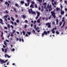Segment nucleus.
Instances as JSON below:
<instances>
[{
  "label": "nucleus",
  "instance_id": "50",
  "mask_svg": "<svg viewBox=\"0 0 67 67\" xmlns=\"http://www.w3.org/2000/svg\"><path fill=\"white\" fill-rule=\"evenodd\" d=\"M43 11H44V9L42 8V10H41V12H43Z\"/></svg>",
  "mask_w": 67,
  "mask_h": 67
},
{
  "label": "nucleus",
  "instance_id": "19",
  "mask_svg": "<svg viewBox=\"0 0 67 67\" xmlns=\"http://www.w3.org/2000/svg\"><path fill=\"white\" fill-rule=\"evenodd\" d=\"M22 18H23V19L26 18V16H25L24 15H22Z\"/></svg>",
  "mask_w": 67,
  "mask_h": 67
},
{
  "label": "nucleus",
  "instance_id": "10",
  "mask_svg": "<svg viewBox=\"0 0 67 67\" xmlns=\"http://www.w3.org/2000/svg\"><path fill=\"white\" fill-rule=\"evenodd\" d=\"M16 40H17V41H18V40H19V42H21V41H22V42H24V41H23V39H21L20 38H19V39H18V38H16Z\"/></svg>",
  "mask_w": 67,
  "mask_h": 67
},
{
  "label": "nucleus",
  "instance_id": "34",
  "mask_svg": "<svg viewBox=\"0 0 67 67\" xmlns=\"http://www.w3.org/2000/svg\"><path fill=\"white\" fill-rule=\"evenodd\" d=\"M15 32V30H13V32H12V34H14V33Z\"/></svg>",
  "mask_w": 67,
  "mask_h": 67
},
{
  "label": "nucleus",
  "instance_id": "35",
  "mask_svg": "<svg viewBox=\"0 0 67 67\" xmlns=\"http://www.w3.org/2000/svg\"><path fill=\"white\" fill-rule=\"evenodd\" d=\"M34 7L36 8H37V5H36V4H35V7Z\"/></svg>",
  "mask_w": 67,
  "mask_h": 67
},
{
  "label": "nucleus",
  "instance_id": "56",
  "mask_svg": "<svg viewBox=\"0 0 67 67\" xmlns=\"http://www.w3.org/2000/svg\"><path fill=\"white\" fill-rule=\"evenodd\" d=\"M31 27H32L33 26V24H31Z\"/></svg>",
  "mask_w": 67,
  "mask_h": 67
},
{
  "label": "nucleus",
  "instance_id": "61",
  "mask_svg": "<svg viewBox=\"0 0 67 67\" xmlns=\"http://www.w3.org/2000/svg\"><path fill=\"white\" fill-rule=\"evenodd\" d=\"M52 5L54 6V4L53 3H52Z\"/></svg>",
  "mask_w": 67,
  "mask_h": 67
},
{
  "label": "nucleus",
  "instance_id": "55",
  "mask_svg": "<svg viewBox=\"0 0 67 67\" xmlns=\"http://www.w3.org/2000/svg\"><path fill=\"white\" fill-rule=\"evenodd\" d=\"M4 17L5 18H7V16H6V15H5L4 16Z\"/></svg>",
  "mask_w": 67,
  "mask_h": 67
},
{
  "label": "nucleus",
  "instance_id": "17",
  "mask_svg": "<svg viewBox=\"0 0 67 67\" xmlns=\"http://www.w3.org/2000/svg\"><path fill=\"white\" fill-rule=\"evenodd\" d=\"M0 21L1 22H0V23H1V24H2L3 25L4 24L2 22V19H0Z\"/></svg>",
  "mask_w": 67,
  "mask_h": 67
},
{
  "label": "nucleus",
  "instance_id": "21",
  "mask_svg": "<svg viewBox=\"0 0 67 67\" xmlns=\"http://www.w3.org/2000/svg\"><path fill=\"white\" fill-rule=\"evenodd\" d=\"M36 22H37V23H40V19H38L37 20V21Z\"/></svg>",
  "mask_w": 67,
  "mask_h": 67
},
{
  "label": "nucleus",
  "instance_id": "31",
  "mask_svg": "<svg viewBox=\"0 0 67 67\" xmlns=\"http://www.w3.org/2000/svg\"><path fill=\"white\" fill-rule=\"evenodd\" d=\"M34 28H39V27H37V28H36V25H34Z\"/></svg>",
  "mask_w": 67,
  "mask_h": 67
},
{
  "label": "nucleus",
  "instance_id": "48",
  "mask_svg": "<svg viewBox=\"0 0 67 67\" xmlns=\"http://www.w3.org/2000/svg\"><path fill=\"white\" fill-rule=\"evenodd\" d=\"M31 4H34V1H31Z\"/></svg>",
  "mask_w": 67,
  "mask_h": 67
},
{
  "label": "nucleus",
  "instance_id": "36",
  "mask_svg": "<svg viewBox=\"0 0 67 67\" xmlns=\"http://www.w3.org/2000/svg\"><path fill=\"white\" fill-rule=\"evenodd\" d=\"M19 23V20H16V23Z\"/></svg>",
  "mask_w": 67,
  "mask_h": 67
},
{
  "label": "nucleus",
  "instance_id": "59",
  "mask_svg": "<svg viewBox=\"0 0 67 67\" xmlns=\"http://www.w3.org/2000/svg\"><path fill=\"white\" fill-rule=\"evenodd\" d=\"M16 33H17V34H18V35H19V32H16Z\"/></svg>",
  "mask_w": 67,
  "mask_h": 67
},
{
  "label": "nucleus",
  "instance_id": "62",
  "mask_svg": "<svg viewBox=\"0 0 67 67\" xmlns=\"http://www.w3.org/2000/svg\"><path fill=\"white\" fill-rule=\"evenodd\" d=\"M42 9L44 8V7L42 6Z\"/></svg>",
  "mask_w": 67,
  "mask_h": 67
},
{
  "label": "nucleus",
  "instance_id": "60",
  "mask_svg": "<svg viewBox=\"0 0 67 67\" xmlns=\"http://www.w3.org/2000/svg\"><path fill=\"white\" fill-rule=\"evenodd\" d=\"M48 19H49L48 18H46V21H47Z\"/></svg>",
  "mask_w": 67,
  "mask_h": 67
},
{
  "label": "nucleus",
  "instance_id": "14",
  "mask_svg": "<svg viewBox=\"0 0 67 67\" xmlns=\"http://www.w3.org/2000/svg\"><path fill=\"white\" fill-rule=\"evenodd\" d=\"M7 57L8 58H9L10 57V56H9L8 55H7V54H5V57L6 58Z\"/></svg>",
  "mask_w": 67,
  "mask_h": 67
},
{
  "label": "nucleus",
  "instance_id": "46",
  "mask_svg": "<svg viewBox=\"0 0 67 67\" xmlns=\"http://www.w3.org/2000/svg\"><path fill=\"white\" fill-rule=\"evenodd\" d=\"M27 25H25V26H24V28H26L27 27Z\"/></svg>",
  "mask_w": 67,
  "mask_h": 67
},
{
  "label": "nucleus",
  "instance_id": "1",
  "mask_svg": "<svg viewBox=\"0 0 67 67\" xmlns=\"http://www.w3.org/2000/svg\"><path fill=\"white\" fill-rule=\"evenodd\" d=\"M29 13V14H31H31H35L36 12L37 13V16L36 17V20H37L38 19V17H39V15H40V13H39V12H35L34 11H32V9H29L28 10Z\"/></svg>",
  "mask_w": 67,
  "mask_h": 67
},
{
  "label": "nucleus",
  "instance_id": "33",
  "mask_svg": "<svg viewBox=\"0 0 67 67\" xmlns=\"http://www.w3.org/2000/svg\"><path fill=\"white\" fill-rule=\"evenodd\" d=\"M62 22H60V23H59V24H60V26H61V25H62Z\"/></svg>",
  "mask_w": 67,
  "mask_h": 67
},
{
  "label": "nucleus",
  "instance_id": "23",
  "mask_svg": "<svg viewBox=\"0 0 67 67\" xmlns=\"http://www.w3.org/2000/svg\"><path fill=\"white\" fill-rule=\"evenodd\" d=\"M10 19H11V20H12V21H14V18H13V17H10Z\"/></svg>",
  "mask_w": 67,
  "mask_h": 67
},
{
  "label": "nucleus",
  "instance_id": "18",
  "mask_svg": "<svg viewBox=\"0 0 67 67\" xmlns=\"http://www.w3.org/2000/svg\"><path fill=\"white\" fill-rule=\"evenodd\" d=\"M33 5L32 4H31V5H30V8H34V7L33 6Z\"/></svg>",
  "mask_w": 67,
  "mask_h": 67
},
{
  "label": "nucleus",
  "instance_id": "2",
  "mask_svg": "<svg viewBox=\"0 0 67 67\" xmlns=\"http://www.w3.org/2000/svg\"><path fill=\"white\" fill-rule=\"evenodd\" d=\"M57 30V27H56L52 29V30H51L52 33V34H54V33H56V34H57V35L59 34V32H58L57 31L55 32V31H54V30Z\"/></svg>",
  "mask_w": 67,
  "mask_h": 67
},
{
  "label": "nucleus",
  "instance_id": "3",
  "mask_svg": "<svg viewBox=\"0 0 67 67\" xmlns=\"http://www.w3.org/2000/svg\"><path fill=\"white\" fill-rule=\"evenodd\" d=\"M49 31H47V32L46 31H44V32L42 33V37H43L44 35H47L48 34H49Z\"/></svg>",
  "mask_w": 67,
  "mask_h": 67
},
{
  "label": "nucleus",
  "instance_id": "51",
  "mask_svg": "<svg viewBox=\"0 0 67 67\" xmlns=\"http://www.w3.org/2000/svg\"><path fill=\"white\" fill-rule=\"evenodd\" d=\"M13 34H11V35H10V36H11V37H13Z\"/></svg>",
  "mask_w": 67,
  "mask_h": 67
},
{
  "label": "nucleus",
  "instance_id": "27",
  "mask_svg": "<svg viewBox=\"0 0 67 67\" xmlns=\"http://www.w3.org/2000/svg\"><path fill=\"white\" fill-rule=\"evenodd\" d=\"M21 4H24V1H21Z\"/></svg>",
  "mask_w": 67,
  "mask_h": 67
},
{
  "label": "nucleus",
  "instance_id": "7",
  "mask_svg": "<svg viewBox=\"0 0 67 67\" xmlns=\"http://www.w3.org/2000/svg\"><path fill=\"white\" fill-rule=\"evenodd\" d=\"M27 1V3H25V6L26 7H28L29 6V4H30V3H29L30 2V0H26Z\"/></svg>",
  "mask_w": 67,
  "mask_h": 67
},
{
  "label": "nucleus",
  "instance_id": "5",
  "mask_svg": "<svg viewBox=\"0 0 67 67\" xmlns=\"http://www.w3.org/2000/svg\"><path fill=\"white\" fill-rule=\"evenodd\" d=\"M8 61V60H5V61H4L3 60L1 59L0 58V62H1V64H3L5 63L6 62Z\"/></svg>",
  "mask_w": 67,
  "mask_h": 67
},
{
  "label": "nucleus",
  "instance_id": "63",
  "mask_svg": "<svg viewBox=\"0 0 67 67\" xmlns=\"http://www.w3.org/2000/svg\"><path fill=\"white\" fill-rule=\"evenodd\" d=\"M5 41H6V42H9V41H8V40H5Z\"/></svg>",
  "mask_w": 67,
  "mask_h": 67
},
{
  "label": "nucleus",
  "instance_id": "24",
  "mask_svg": "<svg viewBox=\"0 0 67 67\" xmlns=\"http://www.w3.org/2000/svg\"><path fill=\"white\" fill-rule=\"evenodd\" d=\"M56 24H57V25H58V19L56 20Z\"/></svg>",
  "mask_w": 67,
  "mask_h": 67
},
{
  "label": "nucleus",
  "instance_id": "26",
  "mask_svg": "<svg viewBox=\"0 0 67 67\" xmlns=\"http://www.w3.org/2000/svg\"><path fill=\"white\" fill-rule=\"evenodd\" d=\"M8 49H5V53H7V51Z\"/></svg>",
  "mask_w": 67,
  "mask_h": 67
},
{
  "label": "nucleus",
  "instance_id": "40",
  "mask_svg": "<svg viewBox=\"0 0 67 67\" xmlns=\"http://www.w3.org/2000/svg\"><path fill=\"white\" fill-rule=\"evenodd\" d=\"M13 10L15 11V12H16V9H15V8H13Z\"/></svg>",
  "mask_w": 67,
  "mask_h": 67
},
{
  "label": "nucleus",
  "instance_id": "15",
  "mask_svg": "<svg viewBox=\"0 0 67 67\" xmlns=\"http://www.w3.org/2000/svg\"><path fill=\"white\" fill-rule=\"evenodd\" d=\"M64 13H65V12L64 11H62L60 12V14H61V15H64Z\"/></svg>",
  "mask_w": 67,
  "mask_h": 67
},
{
  "label": "nucleus",
  "instance_id": "8",
  "mask_svg": "<svg viewBox=\"0 0 67 67\" xmlns=\"http://www.w3.org/2000/svg\"><path fill=\"white\" fill-rule=\"evenodd\" d=\"M51 14H52V16H53L54 18H55L56 17V16H55V13L54 12H51Z\"/></svg>",
  "mask_w": 67,
  "mask_h": 67
},
{
  "label": "nucleus",
  "instance_id": "20",
  "mask_svg": "<svg viewBox=\"0 0 67 67\" xmlns=\"http://www.w3.org/2000/svg\"><path fill=\"white\" fill-rule=\"evenodd\" d=\"M15 5L16 6V7H19V5H18V4L17 3H16L15 4Z\"/></svg>",
  "mask_w": 67,
  "mask_h": 67
},
{
  "label": "nucleus",
  "instance_id": "30",
  "mask_svg": "<svg viewBox=\"0 0 67 67\" xmlns=\"http://www.w3.org/2000/svg\"><path fill=\"white\" fill-rule=\"evenodd\" d=\"M27 34L29 35H31V32H27Z\"/></svg>",
  "mask_w": 67,
  "mask_h": 67
},
{
  "label": "nucleus",
  "instance_id": "38",
  "mask_svg": "<svg viewBox=\"0 0 67 67\" xmlns=\"http://www.w3.org/2000/svg\"><path fill=\"white\" fill-rule=\"evenodd\" d=\"M59 10V8H58V7H57V8H56V10L58 11Z\"/></svg>",
  "mask_w": 67,
  "mask_h": 67
},
{
  "label": "nucleus",
  "instance_id": "42",
  "mask_svg": "<svg viewBox=\"0 0 67 67\" xmlns=\"http://www.w3.org/2000/svg\"><path fill=\"white\" fill-rule=\"evenodd\" d=\"M10 23H11V24H12V25H13V24H14V23H13V21H10Z\"/></svg>",
  "mask_w": 67,
  "mask_h": 67
},
{
  "label": "nucleus",
  "instance_id": "58",
  "mask_svg": "<svg viewBox=\"0 0 67 67\" xmlns=\"http://www.w3.org/2000/svg\"><path fill=\"white\" fill-rule=\"evenodd\" d=\"M65 11H67V8H65Z\"/></svg>",
  "mask_w": 67,
  "mask_h": 67
},
{
  "label": "nucleus",
  "instance_id": "45",
  "mask_svg": "<svg viewBox=\"0 0 67 67\" xmlns=\"http://www.w3.org/2000/svg\"><path fill=\"white\" fill-rule=\"evenodd\" d=\"M37 22V21H36L35 20L34 21V24H35L36 23V22Z\"/></svg>",
  "mask_w": 67,
  "mask_h": 67
},
{
  "label": "nucleus",
  "instance_id": "11",
  "mask_svg": "<svg viewBox=\"0 0 67 67\" xmlns=\"http://www.w3.org/2000/svg\"><path fill=\"white\" fill-rule=\"evenodd\" d=\"M7 27L8 28V29H10V27H11V28H12V29H13V26L12 25H10H10L9 24H8Z\"/></svg>",
  "mask_w": 67,
  "mask_h": 67
},
{
  "label": "nucleus",
  "instance_id": "39",
  "mask_svg": "<svg viewBox=\"0 0 67 67\" xmlns=\"http://www.w3.org/2000/svg\"><path fill=\"white\" fill-rule=\"evenodd\" d=\"M13 24H14L15 25H17V24L16 22H14V23H13Z\"/></svg>",
  "mask_w": 67,
  "mask_h": 67
},
{
  "label": "nucleus",
  "instance_id": "57",
  "mask_svg": "<svg viewBox=\"0 0 67 67\" xmlns=\"http://www.w3.org/2000/svg\"><path fill=\"white\" fill-rule=\"evenodd\" d=\"M54 3V4H55V5H56V2H54V3Z\"/></svg>",
  "mask_w": 67,
  "mask_h": 67
},
{
  "label": "nucleus",
  "instance_id": "43",
  "mask_svg": "<svg viewBox=\"0 0 67 67\" xmlns=\"http://www.w3.org/2000/svg\"><path fill=\"white\" fill-rule=\"evenodd\" d=\"M5 13H6V14H8V12L7 10H5V12H4Z\"/></svg>",
  "mask_w": 67,
  "mask_h": 67
},
{
  "label": "nucleus",
  "instance_id": "32",
  "mask_svg": "<svg viewBox=\"0 0 67 67\" xmlns=\"http://www.w3.org/2000/svg\"><path fill=\"white\" fill-rule=\"evenodd\" d=\"M52 25H54L55 24V23H54V22H52Z\"/></svg>",
  "mask_w": 67,
  "mask_h": 67
},
{
  "label": "nucleus",
  "instance_id": "47",
  "mask_svg": "<svg viewBox=\"0 0 67 67\" xmlns=\"http://www.w3.org/2000/svg\"><path fill=\"white\" fill-rule=\"evenodd\" d=\"M25 36L26 37H28V35L27 34H26V35H25Z\"/></svg>",
  "mask_w": 67,
  "mask_h": 67
},
{
  "label": "nucleus",
  "instance_id": "41",
  "mask_svg": "<svg viewBox=\"0 0 67 67\" xmlns=\"http://www.w3.org/2000/svg\"><path fill=\"white\" fill-rule=\"evenodd\" d=\"M15 51V49L14 48H13L12 50H11V51Z\"/></svg>",
  "mask_w": 67,
  "mask_h": 67
},
{
  "label": "nucleus",
  "instance_id": "54",
  "mask_svg": "<svg viewBox=\"0 0 67 67\" xmlns=\"http://www.w3.org/2000/svg\"><path fill=\"white\" fill-rule=\"evenodd\" d=\"M15 16L16 17V18H17V17H18V15H15Z\"/></svg>",
  "mask_w": 67,
  "mask_h": 67
},
{
  "label": "nucleus",
  "instance_id": "25",
  "mask_svg": "<svg viewBox=\"0 0 67 67\" xmlns=\"http://www.w3.org/2000/svg\"><path fill=\"white\" fill-rule=\"evenodd\" d=\"M60 8H61V9H60V11H62V5H60Z\"/></svg>",
  "mask_w": 67,
  "mask_h": 67
},
{
  "label": "nucleus",
  "instance_id": "4",
  "mask_svg": "<svg viewBox=\"0 0 67 67\" xmlns=\"http://www.w3.org/2000/svg\"><path fill=\"white\" fill-rule=\"evenodd\" d=\"M46 8H47V9H49V8H50V9H49V12L52 10V8L51 6H49V4H47V5L46 6Z\"/></svg>",
  "mask_w": 67,
  "mask_h": 67
},
{
  "label": "nucleus",
  "instance_id": "49",
  "mask_svg": "<svg viewBox=\"0 0 67 67\" xmlns=\"http://www.w3.org/2000/svg\"><path fill=\"white\" fill-rule=\"evenodd\" d=\"M51 17H52V16H50V17H49V18H48V19H51Z\"/></svg>",
  "mask_w": 67,
  "mask_h": 67
},
{
  "label": "nucleus",
  "instance_id": "29",
  "mask_svg": "<svg viewBox=\"0 0 67 67\" xmlns=\"http://www.w3.org/2000/svg\"><path fill=\"white\" fill-rule=\"evenodd\" d=\"M34 28L35 29V30L37 31V30H38V29L39 28Z\"/></svg>",
  "mask_w": 67,
  "mask_h": 67
},
{
  "label": "nucleus",
  "instance_id": "53",
  "mask_svg": "<svg viewBox=\"0 0 67 67\" xmlns=\"http://www.w3.org/2000/svg\"><path fill=\"white\" fill-rule=\"evenodd\" d=\"M8 20H10V18H8Z\"/></svg>",
  "mask_w": 67,
  "mask_h": 67
},
{
  "label": "nucleus",
  "instance_id": "6",
  "mask_svg": "<svg viewBox=\"0 0 67 67\" xmlns=\"http://www.w3.org/2000/svg\"><path fill=\"white\" fill-rule=\"evenodd\" d=\"M9 3H10V1H8V2H5V4L7 5V7H9V6L10 4Z\"/></svg>",
  "mask_w": 67,
  "mask_h": 67
},
{
  "label": "nucleus",
  "instance_id": "9",
  "mask_svg": "<svg viewBox=\"0 0 67 67\" xmlns=\"http://www.w3.org/2000/svg\"><path fill=\"white\" fill-rule=\"evenodd\" d=\"M45 25L46 26H47L48 28L51 27V23H46Z\"/></svg>",
  "mask_w": 67,
  "mask_h": 67
},
{
  "label": "nucleus",
  "instance_id": "16",
  "mask_svg": "<svg viewBox=\"0 0 67 67\" xmlns=\"http://www.w3.org/2000/svg\"><path fill=\"white\" fill-rule=\"evenodd\" d=\"M47 4V3L45 2L44 3H43V5H44V9H46V4Z\"/></svg>",
  "mask_w": 67,
  "mask_h": 67
},
{
  "label": "nucleus",
  "instance_id": "52",
  "mask_svg": "<svg viewBox=\"0 0 67 67\" xmlns=\"http://www.w3.org/2000/svg\"><path fill=\"white\" fill-rule=\"evenodd\" d=\"M25 22L26 23H27L28 22V21H27V20H25Z\"/></svg>",
  "mask_w": 67,
  "mask_h": 67
},
{
  "label": "nucleus",
  "instance_id": "37",
  "mask_svg": "<svg viewBox=\"0 0 67 67\" xmlns=\"http://www.w3.org/2000/svg\"><path fill=\"white\" fill-rule=\"evenodd\" d=\"M1 49H2V52H4V49L2 48H1Z\"/></svg>",
  "mask_w": 67,
  "mask_h": 67
},
{
  "label": "nucleus",
  "instance_id": "13",
  "mask_svg": "<svg viewBox=\"0 0 67 67\" xmlns=\"http://www.w3.org/2000/svg\"><path fill=\"white\" fill-rule=\"evenodd\" d=\"M21 35H22V33H23V35H25V34L26 33V32H25L24 31H22V33H21Z\"/></svg>",
  "mask_w": 67,
  "mask_h": 67
},
{
  "label": "nucleus",
  "instance_id": "64",
  "mask_svg": "<svg viewBox=\"0 0 67 67\" xmlns=\"http://www.w3.org/2000/svg\"><path fill=\"white\" fill-rule=\"evenodd\" d=\"M32 31H33V32H34L35 33V31H34V30H33Z\"/></svg>",
  "mask_w": 67,
  "mask_h": 67
},
{
  "label": "nucleus",
  "instance_id": "28",
  "mask_svg": "<svg viewBox=\"0 0 67 67\" xmlns=\"http://www.w3.org/2000/svg\"><path fill=\"white\" fill-rule=\"evenodd\" d=\"M37 1H39V3H41V2H42V0H37Z\"/></svg>",
  "mask_w": 67,
  "mask_h": 67
},
{
  "label": "nucleus",
  "instance_id": "22",
  "mask_svg": "<svg viewBox=\"0 0 67 67\" xmlns=\"http://www.w3.org/2000/svg\"><path fill=\"white\" fill-rule=\"evenodd\" d=\"M65 22H64V23H63V25L61 26V28H63V27H64V26H65Z\"/></svg>",
  "mask_w": 67,
  "mask_h": 67
},
{
  "label": "nucleus",
  "instance_id": "12",
  "mask_svg": "<svg viewBox=\"0 0 67 67\" xmlns=\"http://www.w3.org/2000/svg\"><path fill=\"white\" fill-rule=\"evenodd\" d=\"M4 45H5V46L3 45V47L4 48H5V47H7V43H6L5 41H4Z\"/></svg>",
  "mask_w": 67,
  "mask_h": 67
},
{
  "label": "nucleus",
  "instance_id": "44",
  "mask_svg": "<svg viewBox=\"0 0 67 67\" xmlns=\"http://www.w3.org/2000/svg\"><path fill=\"white\" fill-rule=\"evenodd\" d=\"M4 29H5L7 30V27L5 26L4 27Z\"/></svg>",
  "mask_w": 67,
  "mask_h": 67
}]
</instances>
